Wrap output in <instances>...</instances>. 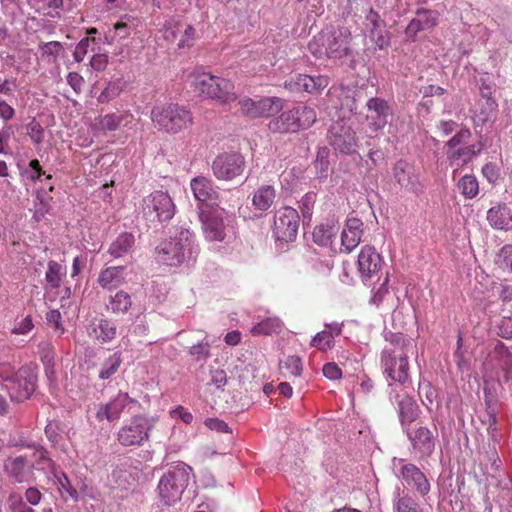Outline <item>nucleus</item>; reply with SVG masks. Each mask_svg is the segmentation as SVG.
Listing matches in <instances>:
<instances>
[{"label": "nucleus", "instance_id": "18", "mask_svg": "<svg viewBox=\"0 0 512 512\" xmlns=\"http://www.w3.org/2000/svg\"><path fill=\"white\" fill-rule=\"evenodd\" d=\"M328 85L329 78L325 75L298 74L285 82V87L290 90L304 91L313 95L320 94Z\"/></svg>", "mask_w": 512, "mask_h": 512}, {"label": "nucleus", "instance_id": "64", "mask_svg": "<svg viewBox=\"0 0 512 512\" xmlns=\"http://www.w3.org/2000/svg\"><path fill=\"white\" fill-rule=\"evenodd\" d=\"M170 414L173 418H180L186 424H190L193 420V415L182 406L173 409Z\"/></svg>", "mask_w": 512, "mask_h": 512}, {"label": "nucleus", "instance_id": "13", "mask_svg": "<svg viewBox=\"0 0 512 512\" xmlns=\"http://www.w3.org/2000/svg\"><path fill=\"white\" fill-rule=\"evenodd\" d=\"M8 392L12 400L21 402L28 399L36 387V376L32 370L23 366L11 378L6 379Z\"/></svg>", "mask_w": 512, "mask_h": 512}, {"label": "nucleus", "instance_id": "49", "mask_svg": "<svg viewBox=\"0 0 512 512\" xmlns=\"http://www.w3.org/2000/svg\"><path fill=\"white\" fill-rule=\"evenodd\" d=\"M498 264L500 268L512 272V245H505L498 255Z\"/></svg>", "mask_w": 512, "mask_h": 512}, {"label": "nucleus", "instance_id": "44", "mask_svg": "<svg viewBox=\"0 0 512 512\" xmlns=\"http://www.w3.org/2000/svg\"><path fill=\"white\" fill-rule=\"evenodd\" d=\"M311 346L320 351L330 350L334 346V336L331 331L323 330L311 340Z\"/></svg>", "mask_w": 512, "mask_h": 512}, {"label": "nucleus", "instance_id": "8", "mask_svg": "<svg viewBox=\"0 0 512 512\" xmlns=\"http://www.w3.org/2000/svg\"><path fill=\"white\" fill-rule=\"evenodd\" d=\"M142 214L152 224L169 221L175 214V204L167 192L154 191L143 198Z\"/></svg>", "mask_w": 512, "mask_h": 512}, {"label": "nucleus", "instance_id": "35", "mask_svg": "<svg viewBox=\"0 0 512 512\" xmlns=\"http://www.w3.org/2000/svg\"><path fill=\"white\" fill-rule=\"evenodd\" d=\"M134 244V236L130 233L120 234L109 247V253L114 258H119L126 254Z\"/></svg>", "mask_w": 512, "mask_h": 512}, {"label": "nucleus", "instance_id": "47", "mask_svg": "<svg viewBox=\"0 0 512 512\" xmlns=\"http://www.w3.org/2000/svg\"><path fill=\"white\" fill-rule=\"evenodd\" d=\"M397 512H420L418 503L409 496L399 498L395 503Z\"/></svg>", "mask_w": 512, "mask_h": 512}, {"label": "nucleus", "instance_id": "16", "mask_svg": "<svg viewBox=\"0 0 512 512\" xmlns=\"http://www.w3.org/2000/svg\"><path fill=\"white\" fill-rule=\"evenodd\" d=\"M329 142L331 146L345 154L355 152L357 146L356 136L353 129L342 122H335L329 128Z\"/></svg>", "mask_w": 512, "mask_h": 512}, {"label": "nucleus", "instance_id": "12", "mask_svg": "<svg viewBox=\"0 0 512 512\" xmlns=\"http://www.w3.org/2000/svg\"><path fill=\"white\" fill-rule=\"evenodd\" d=\"M245 168L244 157L237 152L222 153L212 163L214 176L219 180L231 181L240 176Z\"/></svg>", "mask_w": 512, "mask_h": 512}, {"label": "nucleus", "instance_id": "9", "mask_svg": "<svg viewBox=\"0 0 512 512\" xmlns=\"http://www.w3.org/2000/svg\"><path fill=\"white\" fill-rule=\"evenodd\" d=\"M300 216L296 209L284 206L276 210L273 219L272 235L276 241L289 243L297 238Z\"/></svg>", "mask_w": 512, "mask_h": 512}, {"label": "nucleus", "instance_id": "25", "mask_svg": "<svg viewBox=\"0 0 512 512\" xmlns=\"http://www.w3.org/2000/svg\"><path fill=\"white\" fill-rule=\"evenodd\" d=\"M400 473L407 485L425 496L430 491V483L425 474L414 464L408 463L401 467Z\"/></svg>", "mask_w": 512, "mask_h": 512}, {"label": "nucleus", "instance_id": "54", "mask_svg": "<svg viewBox=\"0 0 512 512\" xmlns=\"http://www.w3.org/2000/svg\"><path fill=\"white\" fill-rule=\"evenodd\" d=\"M323 375L330 380H338L342 377V370L335 363H327L323 366Z\"/></svg>", "mask_w": 512, "mask_h": 512}, {"label": "nucleus", "instance_id": "53", "mask_svg": "<svg viewBox=\"0 0 512 512\" xmlns=\"http://www.w3.org/2000/svg\"><path fill=\"white\" fill-rule=\"evenodd\" d=\"M195 39V29L191 25H186L179 40V48L190 47Z\"/></svg>", "mask_w": 512, "mask_h": 512}, {"label": "nucleus", "instance_id": "41", "mask_svg": "<svg viewBox=\"0 0 512 512\" xmlns=\"http://www.w3.org/2000/svg\"><path fill=\"white\" fill-rule=\"evenodd\" d=\"M480 93L481 96L486 99L487 108L489 110V113L483 120L488 121L495 115L498 107L497 102L492 97L493 87L491 83H487L485 80L481 79Z\"/></svg>", "mask_w": 512, "mask_h": 512}, {"label": "nucleus", "instance_id": "28", "mask_svg": "<svg viewBox=\"0 0 512 512\" xmlns=\"http://www.w3.org/2000/svg\"><path fill=\"white\" fill-rule=\"evenodd\" d=\"M123 266H112L103 269L98 277V284L106 290H112L125 282Z\"/></svg>", "mask_w": 512, "mask_h": 512}, {"label": "nucleus", "instance_id": "26", "mask_svg": "<svg viewBox=\"0 0 512 512\" xmlns=\"http://www.w3.org/2000/svg\"><path fill=\"white\" fill-rule=\"evenodd\" d=\"M481 142L469 146L459 147L455 150H447L446 155L450 166L462 167L468 164L477 154L482 151Z\"/></svg>", "mask_w": 512, "mask_h": 512}, {"label": "nucleus", "instance_id": "10", "mask_svg": "<svg viewBox=\"0 0 512 512\" xmlns=\"http://www.w3.org/2000/svg\"><path fill=\"white\" fill-rule=\"evenodd\" d=\"M190 232L181 228L174 237L165 240L157 247V257L168 266H178L184 260V251L190 245Z\"/></svg>", "mask_w": 512, "mask_h": 512}, {"label": "nucleus", "instance_id": "23", "mask_svg": "<svg viewBox=\"0 0 512 512\" xmlns=\"http://www.w3.org/2000/svg\"><path fill=\"white\" fill-rule=\"evenodd\" d=\"M396 405L399 421L403 429L410 427L420 415V408L415 399L407 394L397 395Z\"/></svg>", "mask_w": 512, "mask_h": 512}, {"label": "nucleus", "instance_id": "24", "mask_svg": "<svg viewBox=\"0 0 512 512\" xmlns=\"http://www.w3.org/2000/svg\"><path fill=\"white\" fill-rule=\"evenodd\" d=\"M438 24V13L432 10L418 9L416 17L406 27L407 37L414 40L420 31L434 28Z\"/></svg>", "mask_w": 512, "mask_h": 512}, {"label": "nucleus", "instance_id": "20", "mask_svg": "<svg viewBox=\"0 0 512 512\" xmlns=\"http://www.w3.org/2000/svg\"><path fill=\"white\" fill-rule=\"evenodd\" d=\"M392 174L395 182L406 191L416 193L420 190L419 175L412 164L399 160L393 166Z\"/></svg>", "mask_w": 512, "mask_h": 512}, {"label": "nucleus", "instance_id": "51", "mask_svg": "<svg viewBox=\"0 0 512 512\" xmlns=\"http://www.w3.org/2000/svg\"><path fill=\"white\" fill-rule=\"evenodd\" d=\"M27 133L34 143L40 144L43 141L44 130L36 120L31 121L27 125Z\"/></svg>", "mask_w": 512, "mask_h": 512}, {"label": "nucleus", "instance_id": "43", "mask_svg": "<svg viewBox=\"0 0 512 512\" xmlns=\"http://www.w3.org/2000/svg\"><path fill=\"white\" fill-rule=\"evenodd\" d=\"M458 188L468 198L475 197L479 191L478 181L473 175H464L458 182Z\"/></svg>", "mask_w": 512, "mask_h": 512}, {"label": "nucleus", "instance_id": "50", "mask_svg": "<svg viewBox=\"0 0 512 512\" xmlns=\"http://www.w3.org/2000/svg\"><path fill=\"white\" fill-rule=\"evenodd\" d=\"M8 506L12 512H29L30 507H27L23 502V498L19 493H11L8 497Z\"/></svg>", "mask_w": 512, "mask_h": 512}, {"label": "nucleus", "instance_id": "59", "mask_svg": "<svg viewBox=\"0 0 512 512\" xmlns=\"http://www.w3.org/2000/svg\"><path fill=\"white\" fill-rule=\"evenodd\" d=\"M89 44H90V40L88 38H84L76 45V48H75V51L73 54L76 62L83 61L85 55L87 54Z\"/></svg>", "mask_w": 512, "mask_h": 512}, {"label": "nucleus", "instance_id": "33", "mask_svg": "<svg viewBox=\"0 0 512 512\" xmlns=\"http://www.w3.org/2000/svg\"><path fill=\"white\" fill-rule=\"evenodd\" d=\"M131 306V296L127 292L120 290L116 292L114 295L110 296L106 308L108 311L114 314H123L128 312Z\"/></svg>", "mask_w": 512, "mask_h": 512}, {"label": "nucleus", "instance_id": "42", "mask_svg": "<svg viewBox=\"0 0 512 512\" xmlns=\"http://www.w3.org/2000/svg\"><path fill=\"white\" fill-rule=\"evenodd\" d=\"M122 363L121 354L119 352L111 355L103 364L102 368L99 371V378L102 380L109 379L113 376L119 369Z\"/></svg>", "mask_w": 512, "mask_h": 512}, {"label": "nucleus", "instance_id": "62", "mask_svg": "<svg viewBox=\"0 0 512 512\" xmlns=\"http://www.w3.org/2000/svg\"><path fill=\"white\" fill-rule=\"evenodd\" d=\"M58 481L61 489H63L71 498L77 499L78 492L72 487L69 478L65 474H62Z\"/></svg>", "mask_w": 512, "mask_h": 512}, {"label": "nucleus", "instance_id": "14", "mask_svg": "<svg viewBox=\"0 0 512 512\" xmlns=\"http://www.w3.org/2000/svg\"><path fill=\"white\" fill-rule=\"evenodd\" d=\"M357 267L363 282L377 276L383 267V258L374 246L364 245L358 255Z\"/></svg>", "mask_w": 512, "mask_h": 512}, {"label": "nucleus", "instance_id": "40", "mask_svg": "<svg viewBox=\"0 0 512 512\" xmlns=\"http://www.w3.org/2000/svg\"><path fill=\"white\" fill-rule=\"evenodd\" d=\"M93 332L98 340L110 342L116 337L117 328L110 320L102 319L99 324L93 328Z\"/></svg>", "mask_w": 512, "mask_h": 512}, {"label": "nucleus", "instance_id": "32", "mask_svg": "<svg viewBox=\"0 0 512 512\" xmlns=\"http://www.w3.org/2000/svg\"><path fill=\"white\" fill-rule=\"evenodd\" d=\"M276 191L270 185L259 187L253 195L252 204L255 209L260 211L268 210L274 203Z\"/></svg>", "mask_w": 512, "mask_h": 512}, {"label": "nucleus", "instance_id": "3", "mask_svg": "<svg viewBox=\"0 0 512 512\" xmlns=\"http://www.w3.org/2000/svg\"><path fill=\"white\" fill-rule=\"evenodd\" d=\"M317 120L315 109L297 104L272 118L267 128L272 134H294L309 129Z\"/></svg>", "mask_w": 512, "mask_h": 512}, {"label": "nucleus", "instance_id": "56", "mask_svg": "<svg viewBox=\"0 0 512 512\" xmlns=\"http://www.w3.org/2000/svg\"><path fill=\"white\" fill-rule=\"evenodd\" d=\"M482 174L490 183H495L499 177V169L494 163H486L482 168Z\"/></svg>", "mask_w": 512, "mask_h": 512}, {"label": "nucleus", "instance_id": "36", "mask_svg": "<svg viewBox=\"0 0 512 512\" xmlns=\"http://www.w3.org/2000/svg\"><path fill=\"white\" fill-rule=\"evenodd\" d=\"M65 274L66 272L60 263L54 260L48 261L45 280L50 288H59Z\"/></svg>", "mask_w": 512, "mask_h": 512}, {"label": "nucleus", "instance_id": "52", "mask_svg": "<svg viewBox=\"0 0 512 512\" xmlns=\"http://www.w3.org/2000/svg\"><path fill=\"white\" fill-rule=\"evenodd\" d=\"M189 353L196 361H200L210 356V346L208 343H198L190 348Z\"/></svg>", "mask_w": 512, "mask_h": 512}, {"label": "nucleus", "instance_id": "17", "mask_svg": "<svg viewBox=\"0 0 512 512\" xmlns=\"http://www.w3.org/2000/svg\"><path fill=\"white\" fill-rule=\"evenodd\" d=\"M3 469L7 477L15 483L28 482L33 477V464L24 455L6 458Z\"/></svg>", "mask_w": 512, "mask_h": 512}, {"label": "nucleus", "instance_id": "58", "mask_svg": "<svg viewBox=\"0 0 512 512\" xmlns=\"http://www.w3.org/2000/svg\"><path fill=\"white\" fill-rule=\"evenodd\" d=\"M34 327L31 316H26L12 329L14 334H26Z\"/></svg>", "mask_w": 512, "mask_h": 512}, {"label": "nucleus", "instance_id": "45", "mask_svg": "<svg viewBox=\"0 0 512 512\" xmlns=\"http://www.w3.org/2000/svg\"><path fill=\"white\" fill-rule=\"evenodd\" d=\"M63 49V45L58 41H51L40 45L41 55L48 62H55Z\"/></svg>", "mask_w": 512, "mask_h": 512}, {"label": "nucleus", "instance_id": "5", "mask_svg": "<svg viewBox=\"0 0 512 512\" xmlns=\"http://www.w3.org/2000/svg\"><path fill=\"white\" fill-rule=\"evenodd\" d=\"M151 119L160 130L169 134H178L193 124L191 111L177 103L154 106Z\"/></svg>", "mask_w": 512, "mask_h": 512}, {"label": "nucleus", "instance_id": "46", "mask_svg": "<svg viewBox=\"0 0 512 512\" xmlns=\"http://www.w3.org/2000/svg\"><path fill=\"white\" fill-rule=\"evenodd\" d=\"M471 137V131L468 128H461L453 137L446 142L447 150H455L460 145L465 144Z\"/></svg>", "mask_w": 512, "mask_h": 512}, {"label": "nucleus", "instance_id": "61", "mask_svg": "<svg viewBox=\"0 0 512 512\" xmlns=\"http://www.w3.org/2000/svg\"><path fill=\"white\" fill-rule=\"evenodd\" d=\"M205 425L211 430H215L218 432H226V433L229 432L228 425L224 421L217 419V418L206 419Z\"/></svg>", "mask_w": 512, "mask_h": 512}, {"label": "nucleus", "instance_id": "6", "mask_svg": "<svg viewBox=\"0 0 512 512\" xmlns=\"http://www.w3.org/2000/svg\"><path fill=\"white\" fill-rule=\"evenodd\" d=\"M194 85L202 95L221 105H229L238 99L234 83L224 77L202 73L195 78Z\"/></svg>", "mask_w": 512, "mask_h": 512}, {"label": "nucleus", "instance_id": "39", "mask_svg": "<svg viewBox=\"0 0 512 512\" xmlns=\"http://www.w3.org/2000/svg\"><path fill=\"white\" fill-rule=\"evenodd\" d=\"M125 89V82L123 79L119 78L114 81H111L107 84V86L103 89V91L98 96V101L100 103H108L111 100L117 98Z\"/></svg>", "mask_w": 512, "mask_h": 512}, {"label": "nucleus", "instance_id": "34", "mask_svg": "<svg viewBox=\"0 0 512 512\" xmlns=\"http://www.w3.org/2000/svg\"><path fill=\"white\" fill-rule=\"evenodd\" d=\"M282 322L277 317H268L250 329L253 336L278 334L281 332Z\"/></svg>", "mask_w": 512, "mask_h": 512}, {"label": "nucleus", "instance_id": "4", "mask_svg": "<svg viewBox=\"0 0 512 512\" xmlns=\"http://www.w3.org/2000/svg\"><path fill=\"white\" fill-rule=\"evenodd\" d=\"M167 429L168 426L160 422L156 416L136 415L119 429L117 440L125 447L142 446L154 431L166 433Z\"/></svg>", "mask_w": 512, "mask_h": 512}, {"label": "nucleus", "instance_id": "37", "mask_svg": "<svg viewBox=\"0 0 512 512\" xmlns=\"http://www.w3.org/2000/svg\"><path fill=\"white\" fill-rule=\"evenodd\" d=\"M133 118V115L129 112H123L120 114L110 113L104 115L100 121L99 126L102 130L105 131H114L116 130L123 122L125 124Z\"/></svg>", "mask_w": 512, "mask_h": 512}, {"label": "nucleus", "instance_id": "19", "mask_svg": "<svg viewBox=\"0 0 512 512\" xmlns=\"http://www.w3.org/2000/svg\"><path fill=\"white\" fill-rule=\"evenodd\" d=\"M202 231L208 241L222 242L226 238V227L222 215L217 211H203L200 214Z\"/></svg>", "mask_w": 512, "mask_h": 512}, {"label": "nucleus", "instance_id": "27", "mask_svg": "<svg viewBox=\"0 0 512 512\" xmlns=\"http://www.w3.org/2000/svg\"><path fill=\"white\" fill-rule=\"evenodd\" d=\"M366 107L370 112L368 117L375 121V125L378 128H382L387 124L388 117L391 115V108L386 100L373 97L368 100Z\"/></svg>", "mask_w": 512, "mask_h": 512}, {"label": "nucleus", "instance_id": "21", "mask_svg": "<svg viewBox=\"0 0 512 512\" xmlns=\"http://www.w3.org/2000/svg\"><path fill=\"white\" fill-rule=\"evenodd\" d=\"M363 225L358 218L347 219L341 233V252L350 253L359 245L363 235Z\"/></svg>", "mask_w": 512, "mask_h": 512}, {"label": "nucleus", "instance_id": "11", "mask_svg": "<svg viewBox=\"0 0 512 512\" xmlns=\"http://www.w3.org/2000/svg\"><path fill=\"white\" fill-rule=\"evenodd\" d=\"M241 115L250 119L269 118L279 113L284 107V100L280 97H262L254 100L243 97L238 101Z\"/></svg>", "mask_w": 512, "mask_h": 512}, {"label": "nucleus", "instance_id": "63", "mask_svg": "<svg viewBox=\"0 0 512 512\" xmlns=\"http://www.w3.org/2000/svg\"><path fill=\"white\" fill-rule=\"evenodd\" d=\"M15 117V109L5 100H0V119L4 121L12 120Z\"/></svg>", "mask_w": 512, "mask_h": 512}, {"label": "nucleus", "instance_id": "2", "mask_svg": "<svg viewBox=\"0 0 512 512\" xmlns=\"http://www.w3.org/2000/svg\"><path fill=\"white\" fill-rule=\"evenodd\" d=\"M351 38V32L346 27L322 30L309 42L308 49L319 59H341L349 53Z\"/></svg>", "mask_w": 512, "mask_h": 512}, {"label": "nucleus", "instance_id": "60", "mask_svg": "<svg viewBox=\"0 0 512 512\" xmlns=\"http://www.w3.org/2000/svg\"><path fill=\"white\" fill-rule=\"evenodd\" d=\"M499 335L506 339H512V316L504 317L499 324Z\"/></svg>", "mask_w": 512, "mask_h": 512}, {"label": "nucleus", "instance_id": "38", "mask_svg": "<svg viewBox=\"0 0 512 512\" xmlns=\"http://www.w3.org/2000/svg\"><path fill=\"white\" fill-rule=\"evenodd\" d=\"M335 234L336 229L334 224L322 223L314 228L312 236L315 243L326 246L332 242V238Z\"/></svg>", "mask_w": 512, "mask_h": 512}, {"label": "nucleus", "instance_id": "31", "mask_svg": "<svg viewBox=\"0 0 512 512\" xmlns=\"http://www.w3.org/2000/svg\"><path fill=\"white\" fill-rule=\"evenodd\" d=\"M279 370L282 377L289 379L294 383L302 374V361L299 356H287L280 362Z\"/></svg>", "mask_w": 512, "mask_h": 512}, {"label": "nucleus", "instance_id": "30", "mask_svg": "<svg viewBox=\"0 0 512 512\" xmlns=\"http://www.w3.org/2000/svg\"><path fill=\"white\" fill-rule=\"evenodd\" d=\"M190 186L195 199L199 202L216 199L217 192L214 190L213 183L210 179L197 176L191 180Z\"/></svg>", "mask_w": 512, "mask_h": 512}, {"label": "nucleus", "instance_id": "29", "mask_svg": "<svg viewBox=\"0 0 512 512\" xmlns=\"http://www.w3.org/2000/svg\"><path fill=\"white\" fill-rule=\"evenodd\" d=\"M487 220L496 229L509 230L512 228V213L506 205L490 208L487 212Z\"/></svg>", "mask_w": 512, "mask_h": 512}, {"label": "nucleus", "instance_id": "1", "mask_svg": "<svg viewBox=\"0 0 512 512\" xmlns=\"http://www.w3.org/2000/svg\"><path fill=\"white\" fill-rule=\"evenodd\" d=\"M410 341L403 336H395L381 353V367L387 379L405 384L409 380L408 347Z\"/></svg>", "mask_w": 512, "mask_h": 512}, {"label": "nucleus", "instance_id": "7", "mask_svg": "<svg viewBox=\"0 0 512 512\" xmlns=\"http://www.w3.org/2000/svg\"><path fill=\"white\" fill-rule=\"evenodd\" d=\"M190 471L189 466L178 464L161 477L158 491L165 505H172L181 499L182 493L189 482Z\"/></svg>", "mask_w": 512, "mask_h": 512}, {"label": "nucleus", "instance_id": "22", "mask_svg": "<svg viewBox=\"0 0 512 512\" xmlns=\"http://www.w3.org/2000/svg\"><path fill=\"white\" fill-rule=\"evenodd\" d=\"M132 400L127 393H118L110 402L101 404L96 412V418L99 421L104 419L112 422L118 420L121 413Z\"/></svg>", "mask_w": 512, "mask_h": 512}, {"label": "nucleus", "instance_id": "48", "mask_svg": "<svg viewBox=\"0 0 512 512\" xmlns=\"http://www.w3.org/2000/svg\"><path fill=\"white\" fill-rule=\"evenodd\" d=\"M424 393L425 399H422L423 405L428 409L431 410V406L433 405V402L437 396L436 389L428 382L425 384L419 385V394L421 395Z\"/></svg>", "mask_w": 512, "mask_h": 512}, {"label": "nucleus", "instance_id": "57", "mask_svg": "<svg viewBox=\"0 0 512 512\" xmlns=\"http://www.w3.org/2000/svg\"><path fill=\"white\" fill-rule=\"evenodd\" d=\"M211 374V383L215 385L216 388L224 387L227 383L226 372L223 369L217 368L213 369L210 372Z\"/></svg>", "mask_w": 512, "mask_h": 512}, {"label": "nucleus", "instance_id": "15", "mask_svg": "<svg viewBox=\"0 0 512 512\" xmlns=\"http://www.w3.org/2000/svg\"><path fill=\"white\" fill-rule=\"evenodd\" d=\"M413 450L421 459L430 457L435 450L436 435L425 426L404 430Z\"/></svg>", "mask_w": 512, "mask_h": 512}, {"label": "nucleus", "instance_id": "55", "mask_svg": "<svg viewBox=\"0 0 512 512\" xmlns=\"http://www.w3.org/2000/svg\"><path fill=\"white\" fill-rule=\"evenodd\" d=\"M67 82L77 94L82 91L85 83L84 78L76 72H70L67 75Z\"/></svg>", "mask_w": 512, "mask_h": 512}]
</instances>
